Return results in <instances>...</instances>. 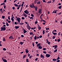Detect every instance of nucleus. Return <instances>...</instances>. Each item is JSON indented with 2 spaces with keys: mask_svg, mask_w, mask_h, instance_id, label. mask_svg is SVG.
<instances>
[{
  "mask_svg": "<svg viewBox=\"0 0 62 62\" xmlns=\"http://www.w3.org/2000/svg\"><path fill=\"white\" fill-rule=\"evenodd\" d=\"M15 18H16V20H17V21H18V23H19V24H20L21 25H22L23 24V23H20V21L21 20V18H19V17H17L16 16L15 17Z\"/></svg>",
  "mask_w": 62,
  "mask_h": 62,
  "instance_id": "nucleus-1",
  "label": "nucleus"
},
{
  "mask_svg": "<svg viewBox=\"0 0 62 62\" xmlns=\"http://www.w3.org/2000/svg\"><path fill=\"white\" fill-rule=\"evenodd\" d=\"M30 7L31 8H35V10H36V11L37 10V6H34V4L33 3L32 4V5H30Z\"/></svg>",
  "mask_w": 62,
  "mask_h": 62,
  "instance_id": "nucleus-2",
  "label": "nucleus"
},
{
  "mask_svg": "<svg viewBox=\"0 0 62 62\" xmlns=\"http://www.w3.org/2000/svg\"><path fill=\"white\" fill-rule=\"evenodd\" d=\"M6 30V28L5 27H1V30L0 31H4Z\"/></svg>",
  "mask_w": 62,
  "mask_h": 62,
  "instance_id": "nucleus-3",
  "label": "nucleus"
},
{
  "mask_svg": "<svg viewBox=\"0 0 62 62\" xmlns=\"http://www.w3.org/2000/svg\"><path fill=\"white\" fill-rule=\"evenodd\" d=\"M60 59L59 57L58 56L57 57V58L55 59L54 58H53V61H56V60H59Z\"/></svg>",
  "mask_w": 62,
  "mask_h": 62,
  "instance_id": "nucleus-4",
  "label": "nucleus"
},
{
  "mask_svg": "<svg viewBox=\"0 0 62 62\" xmlns=\"http://www.w3.org/2000/svg\"><path fill=\"white\" fill-rule=\"evenodd\" d=\"M13 15H12L11 16V20L12 21V22H13L14 21V17L13 16Z\"/></svg>",
  "mask_w": 62,
  "mask_h": 62,
  "instance_id": "nucleus-5",
  "label": "nucleus"
},
{
  "mask_svg": "<svg viewBox=\"0 0 62 62\" xmlns=\"http://www.w3.org/2000/svg\"><path fill=\"white\" fill-rule=\"evenodd\" d=\"M24 13L26 14H28L29 13V12L27 10H25L24 11Z\"/></svg>",
  "mask_w": 62,
  "mask_h": 62,
  "instance_id": "nucleus-6",
  "label": "nucleus"
},
{
  "mask_svg": "<svg viewBox=\"0 0 62 62\" xmlns=\"http://www.w3.org/2000/svg\"><path fill=\"white\" fill-rule=\"evenodd\" d=\"M50 56V55L49 54H46V57L47 58L49 57Z\"/></svg>",
  "mask_w": 62,
  "mask_h": 62,
  "instance_id": "nucleus-7",
  "label": "nucleus"
},
{
  "mask_svg": "<svg viewBox=\"0 0 62 62\" xmlns=\"http://www.w3.org/2000/svg\"><path fill=\"white\" fill-rule=\"evenodd\" d=\"M9 39H14V38L12 36V35H11L9 36Z\"/></svg>",
  "mask_w": 62,
  "mask_h": 62,
  "instance_id": "nucleus-8",
  "label": "nucleus"
},
{
  "mask_svg": "<svg viewBox=\"0 0 62 62\" xmlns=\"http://www.w3.org/2000/svg\"><path fill=\"white\" fill-rule=\"evenodd\" d=\"M41 9H39V13L40 14H41Z\"/></svg>",
  "mask_w": 62,
  "mask_h": 62,
  "instance_id": "nucleus-9",
  "label": "nucleus"
},
{
  "mask_svg": "<svg viewBox=\"0 0 62 62\" xmlns=\"http://www.w3.org/2000/svg\"><path fill=\"white\" fill-rule=\"evenodd\" d=\"M57 46H56V45L54 46H53V47H54V49H56L57 48Z\"/></svg>",
  "mask_w": 62,
  "mask_h": 62,
  "instance_id": "nucleus-10",
  "label": "nucleus"
},
{
  "mask_svg": "<svg viewBox=\"0 0 62 62\" xmlns=\"http://www.w3.org/2000/svg\"><path fill=\"white\" fill-rule=\"evenodd\" d=\"M23 31H23V32H24V34H25L27 32V31H26L24 29H23Z\"/></svg>",
  "mask_w": 62,
  "mask_h": 62,
  "instance_id": "nucleus-11",
  "label": "nucleus"
},
{
  "mask_svg": "<svg viewBox=\"0 0 62 62\" xmlns=\"http://www.w3.org/2000/svg\"><path fill=\"white\" fill-rule=\"evenodd\" d=\"M38 29L39 30H41V28L40 27V26H39V24H38Z\"/></svg>",
  "mask_w": 62,
  "mask_h": 62,
  "instance_id": "nucleus-12",
  "label": "nucleus"
},
{
  "mask_svg": "<svg viewBox=\"0 0 62 62\" xmlns=\"http://www.w3.org/2000/svg\"><path fill=\"white\" fill-rule=\"evenodd\" d=\"M46 42H47V44H50V42L48 41V40L47 39H46Z\"/></svg>",
  "mask_w": 62,
  "mask_h": 62,
  "instance_id": "nucleus-13",
  "label": "nucleus"
},
{
  "mask_svg": "<svg viewBox=\"0 0 62 62\" xmlns=\"http://www.w3.org/2000/svg\"><path fill=\"white\" fill-rule=\"evenodd\" d=\"M25 53H28L29 52V51H28V50L27 49H25Z\"/></svg>",
  "mask_w": 62,
  "mask_h": 62,
  "instance_id": "nucleus-14",
  "label": "nucleus"
},
{
  "mask_svg": "<svg viewBox=\"0 0 62 62\" xmlns=\"http://www.w3.org/2000/svg\"><path fill=\"white\" fill-rule=\"evenodd\" d=\"M19 28V27L18 26H15V29H17Z\"/></svg>",
  "mask_w": 62,
  "mask_h": 62,
  "instance_id": "nucleus-15",
  "label": "nucleus"
},
{
  "mask_svg": "<svg viewBox=\"0 0 62 62\" xmlns=\"http://www.w3.org/2000/svg\"><path fill=\"white\" fill-rule=\"evenodd\" d=\"M23 16H25V17L26 18L27 17V15H26L25 13H23Z\"/></svg>",
  "mask_w": 62,
  "mask_h": 62,
  "instance_id": "nucleus-16",
  "label": "nucleus"
},
{
  "mask_svg": "<svg viewBox=\"0 0 62 62\" xmlns=\"http://www.w3.org/2000/svg\"><path fill=\"white\" fill-rule=\"evenodd\" d=\"M40 55H41V56H40V57H41V58H44V56H43V55H42V54H40Z\"/></svg>",
  "mask_w": 62,
  "mask_h": 62,
  "instance_id": "nucleus-17",
  "label": "nucleus"
},
{
  "mask_svg": "<svg viewBox=\"0 0 62 62\" xmlns=\"http://www.w3.org/2000/svg\"><path fill=\"white\" fill-rule=\"evenodd\" d=\"M37 47H39V49H42V47L41 46H37Z\"/></svg>",
  "mask_w": 62,
  "mask_h": 62,
  "instance_id": "nucleus-18",
  "label": "nucleus"
},
{
  "mask_svg": "<svg viewBox=\"0 0 62 62\" xmlns=\"http://www.w3.org/2000/svg\"><path fill=\"white\" fill-rule=\"evenodd\" d=\"M3 60V62H7V60H6L3 59V60Z\"/></svg>",
  "mask_w": 62,
  "mask_h": 62,
  "instance_id": "nucleus-19",
  "label": "nucleus"
},
{
  "mask_svg": "<svg viewBox=\"0 0 62 62\" xmlns=\"http://www.w3.org/2000/svg\"><path fill=\"white\" fill-rule=\"evenodd\" d=\"M24 4V2H23V3L22 4H21V6L22 7H23V5Z\"/></svg>",
  "mask_w": 62,
  "mask_h": 62,
  "instance_id": "nucleus-20",
  "label": "nucleus"
},
{
  "mask_svg": "<svg viewBox=\"0 0 62 62\" xmlns=\"http://www.w3.org/2000/svg\"><path fill=\"white\" fill-rule=\"evenodd\" d=\"M52 3V0H50L49 1H48V2H47V3Z\"/></svg>",
  "mask_w": 62,
  "mask_h": 62,
  "instance_id": "nucleus-21",
  "label": "nucleus"
},
{
  "mask_svg": "<svg viewBox=\"0 0 62 62\" xmlns=\"http://www.w3.org/2000/svg\"><path fill=\"white\" fill-rule=\"evenodd\" d=\"M37 46V47L40 46V43H39L38 44H37V46Z\"/></svg>",
  "mask_w": 62,
  "mask_h": 62,
  "instance_id": "nucleus-22",
  "label": "nucleus"
},
{
  "mask_svg": "<svg viewBox=\"0 0 62 62\" xmlns=\"http://www.w3.org/2000/svg\"><path fill=\"white\" fill-rule=\"evenodd\" d=\"M36 3H37V4H40V1H38Z\"/></svg>",
  "mask_w": 62,
  "mask_h": 62,
  "instance_id": "nucleus-23",
  "label": "nucleus"
},
{
  "mask_svg": "<svg viewBox=\"0 0 62 62\" xmlns=\"http://www.w3.org/2000/svg\"><path fill=\"white\" fill-rule=\"evenodd\" d=\"M57 49H55L54 50V52L56 53V52H57Z\"/></svg>",
  "mask_w": 62,
  "mask_h": 62,
  "instance_id": "nucleus-24",
  "label": "nucleus"
},
{
  "mask_svg": "<svg viewBox=\"0 0 62 62\" xmlns=\"http://www.w3.org/2000/svg\"><path fill=\"white\" fill-rule=\"evenodd\" d=\"M52 34H53V35H57V33H56V32L52 33Z\"/></svg>",
  "mask_w": 62,
  "mask_h": 62,
  "instance_id": "nucleus-25",
  "label": "nucleus"
},
{
  "mask_svg": "<svg viewBox=\"0 0 62 62\" xmlns=\"http://www.w3.org/2000/svg\"><path fill=\"white\" fill-rule=\"evenodd\" d=\"M19 43L21 45H23V42H21L20 43Z\"/></svg>",
  "mask_w": 62,
  "mask_h": 62,
  "instance_id": "nucleus-26",
  "label": "nucleus"
},
{
  "mask_svg": "<svg viewBox=\"0 0 62 62\" xmlns=\"http://www.w3.org/2000/svg\"><path fill=\"white\" fill-rule=\"evenodd\" d=\"M6 26H9V24H8V23L7 22H6Z\"/></svg>",
  "mask_w": 62,
  "mask_h": 62,
  "instance_id": "nucleus-27",
  "label": "nucleus"
},
{
  "mask_svg": "<svg viewBox=\"0 0 62 62\" xmlns=\"http://www.w3.org/2000/svg\"><path fill=\"white\" fill-rule=\"evenodd\" d=\"M61 33V32H58V36H60V35L61 34V33Z\"/></svg>",
  "mask_w": 62,
  "mask_h": 62,
  "instance_id": "nucleus-28",
  "label": "nucleus"
},
{
  "mask_svg": "<svg viewBox=\"0 0 62 62\" xmlns=\"http://www.w3.org/2000/svg\"><path fill=\"white\" fill-rule=\"evenodd\" d=\"M14 5H15V7H18V6H19V5H18L16 4H14Z\"/></svg>",
  "mask_w": 62,
  "mask_h": 62,
  "instance_id": "nucleus-29",
  "label": "nucleus"
},
{
  "mask_svg": "<svg viewBox=\"0 0 62 62\" xmlns=\"http://www.w3.org/2000/svg\"><path fill=\"white\" fill-rule=\"evenodd\" d=\"M26 62H29V61H28V58L26 59Z\"/></svg>",
  "mask_w": 62,
  "mask_h": 62,
  "instance_id": "nucleus-30",
  "label": "nucleus"
},
{
  "mask_svg": "<svg viewBox=\"0 0 62 62\" xmlns=\"http://www.w3.org/2000/svg\"><path fill=\"white\" fill-rule=\"evenodd\" d=\"M58 8L59 9H61V8H62V6H59Z\"/></svg>",
  "mask_w": 62,
  "mask_h": 62,
  "instance_id": "nucleus-31",
  "label": "nucleus"
},
{
  "mask_svg": "<svg viewBox=\"0 0 62 62\" xmlns=\"http://www.w3.org/2000/svg\"><path fill=\"white\" fill-rule=\"evenodd\" d=\"M28 28V29H31L32 30L35 29H34V28Z\"/></svg>",
  "mask_w": 62,
  "mask_h": 62,
  "instance_id": "nucleus-32",
  "label": "nucleus"
},
{
  "mask_svg": "<svg viewBox=\"0 0 62 62\" xmlns=\"http://www.w3.org/2000/svg\"><path fill=\"white\" fill-rule=\"evenodd\" d=\"M33 34V32H32L30 33V35H32V34Z\"/></svg>",
  "mask_w": 62,
  "mask_h": 62,
  "instance_id": "nucleus-33",
  "label": "nucleus"
},
{
  "mask_svg": "<svg viewBox=\"0 0 62 62\" xmlns=\"http://www.w3.org/2000/svg\"><path fill=\"white\" fill-rule=\"evenodd\" d=\"M37 38H36V36H34V40H35L37 39Z\"/></svg>",
  "mask_w": 62,
  "mask_h": 62,
  "instance_id": "nucleus-34",
  "label": "nucleus"
},
{
  "mask_svg": "<svg viewBox=\"0 0 62 62\" xmlns=\"http://www.w3.org/2000/svg\"><path fill=\"white\" fill-rule=\"evenodd\" d=\"M37 0H35L34 1V4H36V3H37Z\"/></svg>",
  "mask_w": 62,
  "mask_h": 62,
  "instance_id": "nucleus-35",
  "label": "nucleus"
},
{
  "mask_svg": "<svg viewBox=\"0 0 62 62\" xmlns=\"http://www.w3.org/2000/svg\"><path fill=\"white\" fill-rule=\"evenodd\" d=\"M57 42H60V39H57Z\"/></svg>",
  "mask_w": 62,
  "mask_h": 62,
  "instance_id": "nucleus-36",
  "label": "nucleus"
},
{
  "mask_svg": "<svg viewBox=\"0 0 62 62\" xmlns=\"http://www.w3.org/2000/svg\"><path fill=\"white\" fill-rule=\"evenodd\" d=\"M5 3H1V4H0V5H5Z\"/></svg>",
  "mask_w": 62,
  "mask_h": 62,
  "instance_id": "nucleus-37",
  "label": "nucleus"
},
{
  "mask_svg": "<svg viewBox=\"0 0 62 62\" xmlns=\"http://www.w3.org/2000/svg\"><path fill=\"white\" fill-rule=\"evenodd\" d=\"M21 19H22V20H24V19H25V18L23 17H22L21 18Z\"/></svg>",
  "mask_w": 62,
  "mask_h": 62,
  "instance_id": "nucleus-38",
  "label": "nucleus"
},
{
  "mask_svg": "<svg viewBox=\"0 0 62 62\" xmlns=\"http://www.w3.org/2000/svg\"><path fill=\"white\" fill-rule=\"evenodd\" d=\"M26 57L25 55H23V59Z\"/></svg>",
  "mask_w": 62,
  "mask_h": 62,
  "instance_id": "nucleus-39",
  "label": "nucleus"
},
{
  "mask_svg": "<svg viewBox=\"0 0 62 62\" xmlns=\"http://www.w3.org/2000/svg\"><path fill=\"white\" fill-rule=\"evenodd\" d=\"M3 8H4L5 9L6 8V6H5V5H4V6H3Z\"/></svg>",
  "mask_w": 62,
  "mask_h": 62,
  "instance_id": "nucleus-40",
  "label": "nucleus"
},
{
  "mask_svg": "<svg viewBox=\"0 0 62 62\" xmlns=\"http://www.w3.org/2000/svg\"><path fill=\"white\" fill-rule=\"evenodd\" d=\"M44 30L43 31V34L44 35Z\"/></svg>",
  "mask_w": 62,
  "mask_h": 62,
  "instance_id": "nucleus-41",
  "label": "nucleus"
},
{
  "mask_svg": "<svg viewBox=\"0 0 62 62\" xmlns=\"http://www.w3.org/2000/svg\"><path fill=\"white\" fill-rule=\"evenodd\" d=\"M22 8H21V9H20V11H19V13H20L22 11Z\"/></svg>",
  "mask_w": 62,
  "mask_h": 62,
  "instance_id": "nucleus-42",
  "label": "nucleus"
},
{
  "mask_svg": "<svg viewBox=\"0 0 62 62\" xmlns=\"http://www.w3.org/2000/svg\"><path fill=\"white\" fill-rule=\"evenodd\" d=\"M6 49L5 48H3V51H6Z\"/></svg>",
  "mask_w": 62,
  "mask_h": 62,
  "instance_id": "nucleus-43",
  "label": "nucleus"
},
{
  "mask_svg": "<svg viewBox=\"0 0 62 62\" xmlns=\"http://www.w3.org/2000/svg\"><path fill=\"white\" fill-rule=\"evenodd\" d=\"M42 35H40V36L39 37V38H42Z\"/></svg>",
  "mask_w": 62,
  "mask_h": 62,
  "instance_id": "nucleus-44",
  "label": "nucleus"
},
{
  "mask_svg": "<svg viewBox=\"0 0 62 62\" xmlns=\"http://www.w3.org/2000/svg\"><path fill=\"white\" fill-rule=\"evenodd\" d=\"M46 30H49V28H46Z\"/></svg>",
  "mask_w": 62,
  "mask_h": 62,
  "instance_id": "nucleus-45",
  "label": "nucleus"
},
{
  "mask_svg": "<svg viewBox=\"0 0 62 62\" xmlns=\"http://www.w3.org/2000/svg\"><path fill=\"white\" fill-rule=\"evenodd\" d=\"M27 27H28V28H31V27H30V26H29V25L28 26H27Z\"/></svg>",
  "mask_w": 62,
  "mask_h": 62,
  "instance_id": "nucleus-46",
  "label": "nucleus"
},
{
  "mask_svg": "<svg viewBox=\"0 0 62 62\" xmlns=\"http://www.w3.org/2000/svg\"><path fill=\"white\" fill-rule=\"evenodd\" d=\"M55 1V0H52V3H53Z\"/></svg>",
  "mask_w": 62,
  "mask_h": 62,
  "instance_id": "nucleus-47",
  "label": "nucleus"
},
{
  "mask_svg": "<svg viewBox=\"0 0 62 62\" xmlns=\"http://www.w3.org/2000/svg\"><path fill=\"white\" fill-rule=\"evenodd\" d=\"M43 53L45 54H46V52L45 51H43Z\"/></svg>",
  "mask_w": 62,
  "mask_h": 62,
  "instance_id": "nucleus-48",
  "label": "nucleus"
},
{
  "mask_svg": "<svg viewBox=\"0 0 62 62\" xmlns=\"http://www.w3.org/2000/svg\"><path fill=\"white\" fill-rule=\"evenodd\" d=\"M29 57H29V58H30V59H31V58H32V56H31V55Z\"/></svg>",
  "mask_w": 62,
  "mask_h": 62,
  "instance_id": "nucleus-49",
  "label": "nucleus"
},
{
  "mask_svg": "<svg viewBox=\"0 0 62 62\" xmlns=\"http://www.w3.org/2000/svg\"><path fill=\"white\" fill-rule=\"evenodd\" d=\"M55 39V37L54 36H53V37L52 38V39Z\"/></svg>",
  "mask_w": 62,
  "mask_h": 62,
  "instance_id": "nucleus-50",
  "label": "nucleus"
},
{
  "mask_svg": "<svg viewBox=\"0 0 62 62\" xmlns=\"http://www.w3.org/2000/svg\"><path fill=\"white\" fill-rule=\"evenodd\" d=\"M56 62H60V60H57V61H56Z\"/></svg>",
  "mask_w": 62,
  "mask_h": 62,
  "instance_id": "nucleus-51",
  "label": "nucleus"
},
{
  "mask_svg": "<svg viewBox=\"0 0 62 62\" xmlns=\"http://www.w3.org/2000/svg\"><path fill=\"white\" fill-rule=\"evenodd\" d=\"M62 14V12H59L58 13V14L59 15H61V14Z\"/></svg>",
  "mask_w": 62,
  "mask_h": 62,
  "instance_id": "nucleus-52",
  "label": "nucleus"
},
{
  "mask_svg": "<svg viewBox=\"0 0 62 62\" xmlns=\"http://www.w3.org/2000/svg\"><path fill=\"white\" fill-rule=\"evenodd\" d=\"M45 0H42L43 1V2H45V3H46V1Z\"/></svg>",
  "mask_w": 62,
  "mask_h": 62,
  "instance_id": "nucleus-53",
  "label": "nucleus"
},
{
  "mask_svg": "<svg viewBox=\"0 0 62 62\" xmlns=\"http://www.w3.org/2000/svg\"><path fill=\"white\" fill-rule=\"evenodd\" d=\"M2 19H4V18H5V16H2Z\"/></svg>",
  "mask_w": 62,
  "mask_h": 62,
  "instance_id": "nucleus-54",
  "label": "nucleus"
},
{
  "mask_svg": "<svg viewBox=\"0 0 62 62\" xmlns=\"http://www.w3.org/2000/svg\"><path fill=\"white\" fill-rule=\"evenodd\" d=\"M3 41H6V40H5V38H3Z\"/></svg>",
  "mask_w": 62,
  "mask_h": 62,
  "instance_id": "nucleus-55",
  "label": "nucleus"
},
{
  "mask_svg": "<svg viewBox=\"0 0 62 62\" xmlns=\"http://www.w3.org/2000/svg\"><path fill=\"white\" fill-rule=\"evenodd\" d=\"M39 59V58H36V59H35V61H37V59Z\"/></svg>",
  "mask_w": 62,
  "mask_h": 62,
  "instance_id": "nucleus-56",
  "label": "nucleus"
},
{
  "mask_svg": "<svg viewBox=\"0 0 62 62\" xmlns=\"http://www.w3.org/2000/svg\"><path fill=\"white\" fill-rule=\"evenodd\" d=\"M27 55H28V57L31 56H30V54H27Z\"/></svg>",
  "mask_w": 62,
  "mask_h": 62,
  "instance_id": "nucleus-57",
  "label": "nucleus"
},
{
  "mask_svg": "<svg viewBox=\"0 0 62 62\" xmlns=\"http://www.w3.org/2000/svg\"><path fill=\"white\" fill-rule=\"evenodd\" d=\"M21 5H19V6H18V7H19V8H20L21 7Z\"/></svg>",
  "mask_w": 62,
  "mask_h": 62,
  "instance_id": "nucleus-58",
  "label": "nucleus"
},
{
  "mask_svg": "<svg viewBox=\"0 0 62 62\" xmlns=\"http://www.w3.org/2000/svg\"><path fill=\"white\" fill-rule=\"evenodd\" d=\"M46 50V49L45 48H43V50Z\"/></svg>",
  "mask_w": 62,
  "mask_h": 62,
  "instance_id": "nucleus-59",
  "label": "nucleus"
},
{
  "mask_svg": "<svg viewBox=\"0 0 62 62\" xmlns=\"http://www.w3.org/2000/svg\"><path fill=\"white\" fill-rule=\"evenodd\" d=\"M31 16H32V17H34V15L33 14H31Z\"/></svg>",
  "mask_w": 62,
  "mask_h": 62,
  "instance_id": "nucleus-60",
  "label": "nucleus"
},
{
  "mask_svg": "<svg viewBox=\"0 0 62 62\" xmlns=\"http://www.w3.org/2000/svg\"><path fill=\"white\" fill-rule=\"evenodd\" d=\"M35 24H37V21H36V22H35Z\"/></svg>",
  "mask_w": 62,
  "mask_h": 62,
  "instance_id": "nucleus-61",
  "label": "nucleus"
},
{
  "mask_svg": "<svg viewBox=\"0 0 62 62\" xmlns=\"http://www.w3.org/2000/svg\"><path fill=\"white\" fill-rule=\"evenodd\" d=\"M14 24H15L16 25L17 24V22H14Z\"/></svg>",
  "mask_w": 62,
  "mask_h": 62,
  "instance_id": "nucleus-62",
  "label": "nucleus"
},
{
  "mask_svg": "<svg viewBox=\"0 0 62 62\" xmlns=\"http://www.w3.org/2000/svg\"><path fill=\"white\" fill-rule=\"evenodd\" d=\"M24 36L23 35H22L21 36V37H22V38H23V37H24Z\"/></svg>",
  "mask_w": 62,
  "mask_h": 62,
  "instance_id": "nucleus-63",
  "label": "nucleus"
},
{
  "mask_svg": "<svg viewBox=\"0 0 62 62\" xmlns=\"http://www.w3.org/2000/svg\"><path fill=\"white\" fill-rule=\"evenodd\" d=\"M32 46H34V43H33L32 44Z\"/></svg>",
  "mask_w": 62,
  "mask_h": 62,
  "instance_id": "nucleus-64",
  "label": "nucleus"
}]
</instances>
